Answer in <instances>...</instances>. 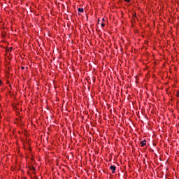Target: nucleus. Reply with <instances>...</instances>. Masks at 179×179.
<instances>
[{
    "instance_id": "f257e3e1",
    "label": "nucleus",
    "mask_w": 179,
    "mask_h": 179,
    "mask_svg": "<svg viewBox=\"0 0 179 179\" xmlns=\"http://www.w3.org/2000/svg\"><path fill=\"white\" fill-rule=\"evenodd\" d=\"M110 170H112L113 174L115 173V170H117V167L115 166H110Z\"/></svg>"
},
{
    "instance_id": "f03ea898",
    "label": "nucleus",
    "mask_w": 179,
    "mask_h": 179,
    "mask_svg": "<svg viewBox=\"0 0 179 179\" xmlns=\"http://www.w3.org/2000/svg\"><path fill=\"white\" fill-rule=\"evenodd\" d=\"M140 143H141L142 148H143V146H145L146 145V140H143V141H141Z\"/></svg>"
},
{
    "instance_id": "7ed1b4c3",
    "label": "nucleus",
    "mask_w": 179,
    "mask_h": 179,
    "mask_svg": "<svg viewBox=\"0 0 179 179\" xmlns=\"http://www.w3.org/2000/svg\"><path fill=\"white\" fill-rule=\"evenodd\" d=\"M78 12H80V13H83V12H84V10H83V8H79L78 9Z\"/></svg>"
},
{
    "instance_id": "20e7f679",
    "label": "nucleus",
    "mask_w": 179,
    "mask_h": 179,
    "mask_svg": "<svg viewBox=\"0 0 179 179\" xmlns=\"http://www.w3.org/2000/svg\"><path fill=\"white\" fill-rule=\"evenodd\" d=\"M106 26V24L101 23V27H104Z\"/></svg>"
},
{
    "instance_id": "39448f33",
    "label": "nucleus",
    "mask_w": 179,
    "mask_h": 179,
    "mask_svg": "<svg viewBox=\"0 0 179 179\" xmlns=\"http://www.w3.org/2000/svg\"><path fill=\"white\" fill-rule=\"evenodd\" d=\"M12 49H13V48H10L8 50V51L9 52H10V51H12Z\"/></svg>"
},
{
    "instance_id": "423d86ee",
    "label": "nucleus",
    "mask_w": 179,
    "mask_h": 179,
    "mask_svg": "<svg viewBox=\"0 0 179 179\" xmlns=\"http://www.w3.org/2000/svg\"><path fill=\"white\" fill-rule=\"evenodd\" d=\"M176 96L179 97V91L177 92Z\"/></svg>"
},
{
    "instance_id": "0eeeda50",
    "label": "nucleus",
    "mask_w": 179,
    "mask_h": 179,
    "mask_svg": "<svg viewBox=\"0 0 179 179\" xmlns=\"http://www.w3.org/2000/svg\"><path fill=\"white\" fill-rule=\"evenodd\" d=\"M131 0H124L125 2L129 3Z\"/></svg>"
},
{
    "instance_id": "6e6552de",
    "label": "nucleus",
    "mask_w": 179,
    "mask_h": 179,
    "mask_svg": "<svg viewBox=\"0 0 179 179\" xmlns=\"http://www.w3.org/2000/svg\"><path fill=\"white\" fill-rule=\"evenodd\" d=\"M21 69H22V70L24 69V66H22Z\"/></svg>"
},
{
    "instance_id": "1a4fd4ad",
    "label": "nucleus",
    "mask_w": 179,
    "mask_h": 179,
    "mask_svg": "<svg viewBox=\"0 0 179 179\" xmlns=\"http://www.w3.org/2000/svg\"><path fill=\"white\" fill-rule=\"evenodd\" d=\"M31 169H32V170H35V169H34L33 166H31Z\"/></svg>"
},
{
    "instance_id": "9d476101",
    "label": "nucleus",
    "mask_w": 179,
    "mask_h": 179,
    "mask_svg": "<svg viewBox=\"0 0 179 179\" xmlns=\"http://www.w3.org/2000/svg\"><path fill=\"white\" fill-rule=\"evenodd\" d=\"M102 20H103V22H104V20H105L104 18H103Z\"/></svg>"
},
{
    "instance_id": "9b49d317",
    "label": "nucleus",
    "mask_w": 179,
    "mask_h": 179,
    "mask_svg": "<svg viewBox=\"0 0 179 179\" xmlns=\"http://www.w3.org/2000/svg\"><path fill=\"white\" fill-rule=\"evenodd\" d=\"M0 85H1V80H0Z\"/></svg>"
}]
</instances>
